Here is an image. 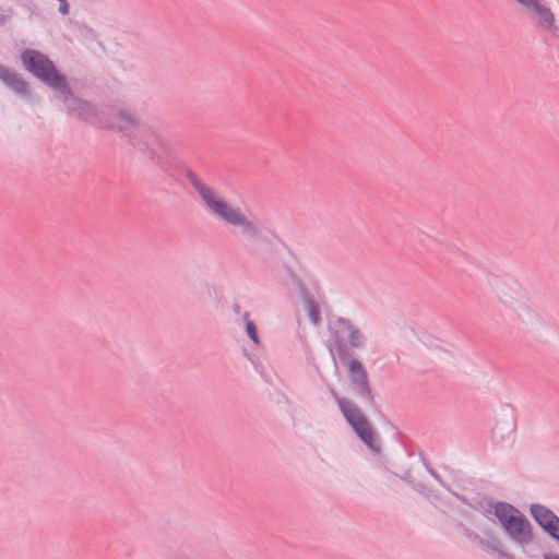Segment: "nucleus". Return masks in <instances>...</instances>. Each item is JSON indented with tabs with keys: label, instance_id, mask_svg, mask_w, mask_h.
<instances>
[{
	"label": "nucleus",
	"instance_id": "obj_14",
	"mask_svg": "<svg viewBox=\"0 0 559 559\" xmlns=\"http://www.w3.org/2000/svg\"><path fill=\"white\" fill-rule=\"evenodd\" d=\"M544 558L545 559H559V556L550 554V555H545Z\"/></svg>",
	"mask_w": 559,
	"mask_h": 559
},
{
	"label": "nucleus",
	"instance_id": "obj_1",
	"mask_svg": "<svg viewBox=\"0 0 559 559\" xmlns=\"http://www.w3.org/2000/svg\"><path fill=\"white\" fill-rule=\"evenodd\" d=\"M22 62L26 70L33 73L35 76L57 90L64 98V100L71 99V102L78 105L80 116L86 117L85 109H90L86 103H81L71 97L68 84L64 78L57 71L51 61L43 53L26 49L22 52Z\"/></svg>",
	"mask_w": 559,
	"mask_h": 559
},
{
	"label": "nucleus",
	"instance_id": "obj_9",
	"mask_svg": "<svg viewBox=\"0 0 559 559\" xmlns=\"http://www.w3.org/2000/svg\"><path fill=\"white\" fill-rule=\"evenodd\" d=\"M500 301L503 306L511 309L521 319H523L524 317H530L531 314L528 307L525 304H523L520 299H516L509 295H503L500 297Z\"/></svg>",
	"mask_w": 559,
	"mask_h": 559
},
{
	"label": "nucleus",
	"instance_id": "obj_10",
	"mask_svg": "<svg viewBox=\"0 0 559 559\" xmlns=\"http://www.w3.org/2000/svg\"><path fill=\"white\" fill-rule=\"evenodd\" d=\"M0 79L16 92H24L25 84L16 76L15 73L0 66Z\"/></svg>",
	"mask_w": 559,
	"mask_h": 559
},
{
	"label": "nucleus",
	"instance_id": "obj_13",
	"mask_svg": "<svg viewBox=\"0 0 559 559\" xmlns=\"http://www.w3.org/2000/svg\"><path fill=\"white\" fill-rule=\"evenodd\" d=\"M59 2V8H58V11L62 14V15H68L69 12H70V7H69V3L67 0H57Z\"/></svg>",
	"mask_w": 559,
	"mask_h": 559
},
{
	"label": "nucleus",
	"instance_id": "obj_7",
	"mask_svg": "<svg viewBox=\"0 0 559 559\" xmlns=\"http://www.w3.org/2000/svg\"><path fill=\"white\" fill-rule=\"evenodd\" d=\"M348 371L352 383L359 392L370 395L369 380L364 365L359 360L353 359L348 364Z\"/></svg>",
	"mask_w": 559,
	"mask_h": 559
},
{
	"label": "nucleus",
	"instance_id": "obj_5",
	"mask_svg": "<svg viewBox=\"0 0 559 559\" xmlns=\"http://www.w3.org/2000/svg\"><path fill=\"white\" fill-rule=\"evenodd\" d=\"M333 346L340 356H346L349 348L360 347L364 343L361 332L345 319H337L331 325Z\"/></svg>",
	"mask_w": 559,
	"mask_h": 559
},
{
	"label": "nucleus",
	"instance_id": "obj_8",
	"mask_svg": "<svg viewBox=\"0 0 559 559\" xmlns=\"http://www.w3.org/2000/svg\"><path fill=\"white\" fill-rule=\"evenodd\" d=\"M420 350L426 352L431 358H440L447 353L443 342L430 335H423L419 338Z\"/></svg>",
	"mask_w": 559,
	"mask_h": 559
},
{
	"label": "nucleus",
	"instance_id": "obj_4",
	"mask_svg": "<svg viewBox=\"0 0 559 559\" xmlns=\"http://www.w3.org/2000/svg\"><path fill=\"white\" fill-rule=\"evenodd\" d=\"M331 394L335 399L343 416L352 426L354 431L369 448L374 449V433L367 418L354 404L337 396L336 392L333 389H331Z\"/></svg>",
	"mask_w": 559,
	"mask_h": 559
},
{
	"label": "nucleus",
	"instance_id": "obj_11",
	"mask_svg": "<svg viewBox=\"0 0 559 559\" xmlns=\"http://www.w3.org/2000/svg\"><path fill=\"white\" fill-rule=\"evenodd\" d=\"M243 320L246 322V330H247V334L248 336L250 337V340L255 344V345H259L260 344V341H259V336H258V331H257V328H255V324L253 323V321H251L249 319V313L246 312L243 314Z\"/></svg>",
	"mask_w": 559,
	"mask_h": 559
},
{
	"label": "nucleus",
	"instance_id": "obj_6",
	"mask_svg": "<svg viewBox=\"0 0 559 559\" xmlns=\"http://www.w3.org/2000/svg\"><path fill=\"white\" fill-rule=\"evenodd\" d=\"M535 521L555 539L559 540V518L540 504L531 507Z\"/></svg>",
	"mask_w": 559,
	"mask_h": 559
},
{
	"label": "nucleus",
	"instance_id": "obj_2",
	"mask_svg": "<svg viewBox=\"0 0 559 559\" xmlns=\"http://www.w3.org/2000/svg\"><path fill=\"white\" fill-rule=\"evenodd\" d=\"M193 187L207 210L221 219L235 226L251 228L252 224L246 218L241 210L228 203L219 193L201 181H193Z\"/></svg>",
	"mask_w": 559,
	"mask_h": 559
},
{
	"label": "nucleus",
	"instance_id": "obj_3",
	"mask_svg": "<svg viewBox=\"0 0 559 559\" xmlns=\"http://www.w3.org/2000/svg\"><path fill=\"white\" fill-rule=\"evenodd\" d=\"M493 511L498 521L512 539L520 544L532 540L530 522L518 509L509 503L498 502Z\"/></svg>",
	"mask_w": 559,
	"mask_h": 559
},
{
	"label": "nucleus",
	"instance_id": "obj_15",
	"mask_svg": "<svg viewBox=\"0 0 559 559\" xmlns=\"http://www.w3.org/2000/svg\"><path fill=\"white\" fill-rule=\"evenodd\" d=\"M69 108H70L71 110L76 109V108H75V106H73V104H70V105H69Z\"/></svg>",
	"mask_w": 559,
	"mask_h": 559
},
{
	"label": "nucleus",
	"instance_id": "obj_12",
	"mask_svg": "<svg viewBox=\"0 0 559 559\" xmlns=\"http://www.w3.org/2000/svg\"><path fill=\"white\" fill-rule=\"evenodd\" d=\"M133 123V119L128 115H119V121L117 122V127L119 129L127 128L128 124Z\"/></svg>",
	"mask_w": 559,
	"mask_h": 559
}]
</instances>
